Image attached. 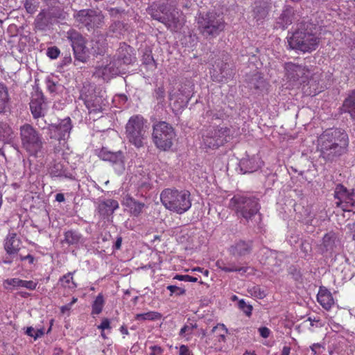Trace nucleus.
<instances>
[{"mask_svg":"<svg viewBox=\"0 0 355 355\" xmlns=\"http://www.w3.org/2000/svg\"><path fill=\"white\" fill-rule=\"evenodd\" d=\"M146 12L155 20L164 24L168 29L177 32L182 27L178 12L169 3L168 0H157L147 8Z\"/></svg>","mask_w":355,"mask_h":355,"instance_id":"f257e3e1","label":"nucleus"},{"mask_svg":"<svg viewBox=\"0 0 355 355\" xmlns=\"http://www.w3.org/2000/svg\"><path fill=\"white\" fill-rule=\"evenodd\" d=\"M190 192L186 190L166 189L160 194L162 205L171 211L181 214L188 211L191 206Z\"/></svg>","mask_w":355,"mask_h":355,"instance_id":"f03ea898","label":"nucleus"},{"mask_svg":"<svg viewBox=\"0 0 355 355\" xmlns=\"http://www.w3.org/2000/svg\"><path fill=\"white\" fill-rule=\"evenodd\" d=\"M309 24L302 23L300 27L288 39V45L292 49L299 50L303 53L311 52L319 44V38L307 31Z\"/></svg>","mask_w":355,"mask_h":355,"instance_id":"7ed1b4c3","label":"nucleus"},{"mask_svg":"<svg viewBox=\"0 0 355 355\" xmlns=\"http://www.w3.org/2000/svg\"><path fill=\"white\" fill-rule=\"evenodd\" d=\"M197 24L200 33L207 39L217 37L225 27L223 17L214 12L200 13Z\"/></svg>","mask_w":355,"mask_h":355,"instance_id":"20e7f679","label":"nucleus"},{"mask_svg":"<svg viewBox=\"0 0 355 355\" xmlns=\"http://www.w3.org/2000/svg\"><path fill=\"white\" fill-rule=\"evenodd\" d=\"M146 121L140 115H135L130 118L125 126V133L130 143L136 148L144 146V141L147 137L148 126Z\"/></svg>","mask_w":355,"mask_h":355,"instance_id":"39448f33","label":"nucleus"},{"mask_svg":"<svg viewBox=\"0 0 355 355\" xmlns=\"http://www.w3.org/2000/svg\"><path fill=\"white\" fill-rule=\"evenodd\" d=\"M230 207L234 210L238 216L248 221L259 212L260 205L258 199L254 197L235 195L230 200Z\"/></svg>","mask_w":355,"mask_h":355,"instance_id":"423d86ee","label":"nucleus"},{"mask_svg":"<svg viewBox=\"0 0 355 355\" xmlns=\"http://www.w3.org/2000/svg\"><path fill=\"white\" fill-rule=\"evenodd\" d=\"M152 135L156 147L165 151L173 146L175 133L171 125L165 121H159L153 125Z\"/></svg>","mask_w":355,"mask_h":355,"instance_id":"0eeeda50","label":"nucleus"},{"mask_svg":"<svg viewBox=\"0 0 355 355\" xmlns=\"http://www.w3.org/2000/svg\"><path fill=\"white\" fill-rule=\"evenodd\" d=\"M21 146L31 155H36L43 147L41 135L30 124L20 127Z\"/></svg>","mask_w":355,"mask_h":355,"instance_id":"6e6552de","label":"nucleus"},{"mask_svg":"<svg viewBox=\"0 0 355 355\" xmlns=\"http://www.w3.org/2000/svg\"><path fill=\"white\" fill-rule=\"evenodd\" d=\"M349 138L345 131L341 129H329L325 130L318 139V148H347Z\"/></svg>","mask_w":355,"mask_h":355,"instance_id":"1a4fd4ad","label":"nucleus"},{"mask_svg":"<svg viewBox=\"0 0 355 355\" xmlns=\"http://www.w3.org/2000/svg\"><path fill=\"white\" fill-rule=\"evenodd\" d=\"M231 139V130L227 127L209 129L202 135V143L207 148H218Z\"/></svg>","mask_w":355,"mask_h":355,"instance_id":"9d476101","label":"nucleus"},{"mask_svg":"<svg viewBox=\"0 0 355 355\" xmlns=\"http://www.w3.org/2000/svg\"><path fill=\"white\" fill-rule=\"evenodd\" d=\"M67 37L71 42L76 60L86 62L89 56L83 36L77 31L70 29L67 33Z\"/></svg>","mask_w":355,"mask_h":355,"instance_id":"9b49d317","label":"nucleus"},{"mask_svg":"<svg viewBox=\"0 0 355 355\" xmlns=\"http://www.w3.org/2000/svg\"><path fill=\"white\" fill-rule=\"evenodd\" d=\"M76 22L86 27L87 30L100 27L103 23L104 16L101 12L93 9H83L73 15Z\"/></svg>","mask_w":355,"mask_h":355,"instance_id":"f8f14e48","label":"nucleus"},{"mask_svg":"<svg viewBox=\"0 0 355 355\" xmlns=\"http://www.w3.org/2000/svg\"><path fill=\"white\" fill-rule=\"evenodd\" d=\"M193 94V85L189 80L180 85L178 90L174 94H170L169 98L173 101V106L177 110L186 107Z\"/></svg>","mask_w":355,"mask_h":355,"instance_id":"ddd939ff","label":"nucleus"},{"mask_svg":"<svg viewBox=\"0 0 355 355\" xmlns=\"http://www.w3.org/2000/svg\"><path fill=\"white\" fill-rule=\"evenodd\" d=\"M287 78L293 83L302 84L308 81L309 69L304 65L288 62L284 67Z\"/></svg>","mask_w":355,"mask_h":355,"instance_id":"4468645a","label":"nucleus"},{"mask_svg":"<svg viewBox=\"0 0 355 355\" xmlns=\"http://www.w3.org/2000/svg\"><path fill=\"white\" fill-rule=\"evenodd\" d=\"M334 197L339 200L336 202V205L340 207L343 211H349L348 207L352 206L354 203V193L340 184L336 187Z\"/></svg>","mask_w":355,"mask_h":355,"instance_id":"2eb2a0df","label":"nucleus"},{"mask_svg":"<svg viewBox=\"0 0 355 355\" xmlns=\"http://www.w3.org/2000/svg\"><path fill=\"white\" fill-rule=\"evenodd\" d=\"M133 49L130 45L125 42H121L114 56V60L122 67L123 65L131 64L136 61V57L133 53Z\"/></svg>","mask_w":355,"mask_h":355,"instance_id":"dca6fc26","label":"nucleus"},{"mask_svg":"<svg viewBox=\"0 0 355 355\" xmlns=\"http://www.w3.org/2000/svg\"><path fill=\"white\" fill-rule=\"evenodd\" d=\"M71 128V119L67 117L58 125L51 124L49 126L50 137L58 140H64L69 137Z\"/></svg>","mask_w":355,"mask_h":355,"instance_id":"f3484780","label":"nucleus"},{"mask_svg":"<svg viewBox=\"0 0 355 355\" xmlns=\"http://www.w3.org/2000/svg\"><path fill=\"white\" fill-rule=\"evenodd\" d=\"M98 155L102 160L110 162L113 165L116 166L119 171L124 170V156L121 150L113 152L103 147L101 149Z\"/></svg>","mask_w":355,"mask_h":355,"instance_id":"a211bd4d","label":"nucleus"},{"mask_svg":"<svg viewBox=\"0 0 355 355\" xmlns=\"http://www.w3.org/2000/svg\"><path fill=\"white\" fill-rule=\"evenodd\" d=\"M271 5V0H254L252 6V15L254 19L257 22H262L268 17Z\"/></svg>","mask_w":355,"mask_h":355,"instance_id":"6ab92c4d","label":"nucleus"},{"mask_svg":"<svg viewBox=\"0 0 355 355\" xmlns=\"http://www.w3.org/2000/svg\"><path fill=\"white\" fill-rule=\"evenodd\" d=\"M31 113L35 119L44 116L46 104L44 103V96L41 92H36L32 96L30 103Z\"/></svg>","mask_w":355,"mask_h":355,"instance_id":"aec40b11","label":"nucleus"},{"mask_svg":"<svg viewBox=\"0 0 355 355\" xmlns=\"http://www.w3.org/2000/svg\"><path fill=\"white\" fill-rule=\"evenodd\" d=\"M21 240L17 238L16 233H10L4 243V249L7 254L11 258H18V252L20 250Z\"/></svg>","mask_w":355,"mask_h":355,"instance_id":"412c9836","label":"nucleus"},{"mask_svg":"<svg viewBox=\"0 0 355 355\" xmlns=\"http://www.w3.org/2000/svg\"><path fill=\"white\" fill-rule=\"evenodd\" d=\"M124 69L115 60H113L108 64L98 70V74L101 76L105 80H109L112 78L119 75Z\"/></svg>","mask_w":355,"mask_h":355,"instance_id":"4be33fe9","label":"nucleus"},{"mask_svg":"<svg viewBox=\"0 0 355 355\" xmlns=\"http://www.w3.org/2000/svg\"><path fill=\"white\" fill-rule=\"evenodd\" d=\"M320 151V158L322 159L325 162L333 163L336 162L343 155L347 152V148H318Z\"/></svg>","mask_w":355,"mask_h":355,"instance_id":"5701e85b","label":"nucleus"},{"mask_svg":"<svg viewBox=\"0 0 355 355\" xmlns=\"http://www.w3.org/2000/svg\"><path fill=\"white\" fill-rule=\"evenodd\" d=\"M294 9L288 6L284 7L282 12L277 19L276 27L286 29L293 23L294 19Z\"/></svg>","mask_w":355,"mask_h":355,"instance_id":"b1692460","label":"nucleus"},{"mask_svg":"<svg viewBox=\"0 0 355 355\" xmlns=\"http://www.w3.org/2000/svg\"><path fill=\"white\" fill-rule=\"evenodd\" d=\"M252 250V243L250 241L240 240L232 245L230 252L232 255L241 257L249 254Z\"/></svg>","mask_w":355,"mask_h":355,"instance_id":"393cba45","label":"nucleus"},{"mask_svg":"<svg viewBox=\"0 0 355 355\" xmlns=\"http://www.w3.org/2000/svg\"><path fill=\"white\" fill-rule=\"evenodd\" d=\"M123 205L129 208L130 214L134 216H139L146 207L144 202H139L130 196L123 198Z\"/></svg>","mask_w":355,"mask_h":355,"instance_id":"a878e982","label":"nucleus"},{"mask_svg":"<svg viewBox=\"0 0 355 355\" xmlns=\"http://www.w3.org/2000/svg\"><path fill=\"white\" fill-rule=\"evenodd\" d=\"M119 208V203L113 199H107L98 205V212L103 216L112 215Z\"/></svg>","mask_w":355,"mask_h":355,"instance_id":"bb28decb","label":"nucleus"},{"mask_svg":"<svg viewBox=\"0 0 355 355\" xmlns=\"http://www.w3.org/2000/svg\"><path fill=\"white\" fill-rule=\"evenodd\" d=\"M3 285L6 289H8V286H12L13 287H24L29 290H34L36 288L37 283L33 281H25L18 278H12L5 280Z\"/></svg>","mask_w":355,"mask_h":355,"instance_id":"cd10ccee","label":"nucleus"},{"mask_svg":"<svg viewBox=\"0 0 355 355\" xmlns=\"http://www.w3.org/2000/svg\"><path fill=\"white\" fill-rule=\"evenodd\" d=\"M317 300L320 305L326 310H329L334 304L331 293L328 290L322 288H320L318 293Z\"/></svg>","mask_w":355,"mask_h":355,"instance_id":"c85d7f7f","label":"nucleus"},{"mask_svg":"<svg viewBox=\"0 0 355 355\" xmlns=\"http://www.w3.org/2000/svg\"><path fill=\"white\" fill-rule=\"evenodd\" d=\"M47 13L52 23L64 21L68 15L64 9L59 6H53L49 8Z\"/></svg>","mask_w":355,"mask_h":355,"instance_id":"c756f323","label":"nucleus"},{"mask_svg":"<svg viewBox=\"0 0 355 355\" xmlns=\"http://www.w3.org/2000/svg\"><path fill=\"white\" fill-rule=\"evenodd\" d=\"M241 171H243L244 173H252L257 171L259 166L254 157L251 158H243L240 161Z\"/></svg>","mask_w":355,"mask_h":355,"instance_id":"7c9ffc66","label":"nucleus"},{"mask_svg":"<svg viewBox=\"0 0 355 355\" xmlns=\"http://www.w3.org/2000/svg\"><path fill=\"white\" fill-rule=\"evenodd\" d=\"M50 174L53 177H64L72 179V175L68 173L64 168V166L60 162H54L50 167Z\"/></svg>","mask_w":355,"mask_h":355,"instance_id":"2f4dec72","label":"nucleus"},{"mask_svg":"<svg viewBox=\"0 0 355 355\" xmlns=\"http://www.w3.org/2000/svg\"><path fill=\"white\" fill-rule=\"evenodd\" d=\"M52 22L49 18L48 13L44 10L41 11L36 17L35 21V28L39 31H45L49 24Z\"/></svg>","mask_w":355,"mask_h":355,"instance_id":"473e14b6","label":"nucleus"},{"mask_svg":"<svg viewBox=\"0 0 355 355\" xmlns=\"http://www.w3.org/2000/svg\"><path fill=\"white\" fill-rule=\"evenodd\" d=\"M82 239V235L76 230H69L64 233V239L62 243H66L69 245H77Z\"/></svg>","mask_w":355,"mask_h":355,"instance_id":"72a5a7b5","label":"nucleus"},{"mask_svg":"<svg viewBox=\"0 0 355 355\" xmlns=\"http://www.w3.org/2000/svg\"><path fill=\"white\" fill-rule=\"evenodd\" d=\"M343 107L344 110L349 112L352 117L355 116V90L352 92L344 101Z\"/></svg>","mask_w":355,"mask_h":355,"instance_id":"f704fd0d","label":"nucleus"},{"mask_svg":"<svg viewBox=\"0 0 355 355\" xmlns=\"http://www.w3.org/2000/svg\"><path fill=\"white\" fill-rule=\"evenodd\" d=\"M336 236L333 232L326 234L322 239V246L326 252L334 250L335 247Z\"/></svg>","mask_w":355,"mask_h":355,"instance_id":"c9c22d12","label":"nucleus"},{"mask_svg":"<svg viewBox=\"0 0 355 355\" xmlns=\"http://www.w3.org/2000/svg\"><path fill=\"white\" fill-rule=\"evenodd\" d=\"M216 266L225 272H239L241 273H245L247 272L248 268L246 267H236L233 264H230V266H227L223 261H217Z\"/></svg>","mask_w":355,"mask_h":355,"instance_id":"e433bc0d","label":"nucleus"},{"mask_svg":"<svg viewBox=\"0 0 355 355\" xmlns=\"http://www.w3.org/2000/svg\"><path fill=\"white\" fill-rule=\"evenodd\" d=\"M142 64L149 69H155L156 62L153 57L152 52L150 50H146L142 55Z\"/></svg>","mask_w":355,"mask_h":355,"instance_id":"4c0bfd02","label":"nucleus"},{"mask_svg":"<svg viewBox=\"0 0 355 355\" xmlns=\"http://www.w3.org/2000/svg\"><path fill=\"white\" fill-rule=\"evenodd\" d=\"M250 88L259 89L264 86V79L258 73H254L249 82Z\"/></svg>","mask_w":355,"mask_h":355,"instance_id":"58836bf2","label":"nucleus"},{"mask_svg":"<svg viewBox=\"0 0 355 355\" xmlns=\"http://www.w3.org/2000/svg\"><path fill=\"white\" fill-rule=\"evenodd\" d=\"M61 286L64 288L73 289L76 287V284L73 281L72 273L69 272L60 279Z\"/></svg>","mask_w":355,"mask_h":355,"instance_id":"ea45409f","label":"nucleus"},{"mask_svg":"<svg viewBox=\"0 0 355 355\" xmlns=\"http://www.w3.org/2000/svg\"><path fill=\"white\" fill-rule=\"evenodd\" d=\"M217 68L219 69L222 78H227L231 76L232 73L227 63H225L223 61H218L216 64V69L214 70H216Z\"/></svg>","mask_w":355,"mask_h":355,"instance_id":"a19ab883","label":"nucleus"},{"mask_svg":"<svg viewBox=\"0 0 355 355\" xmlns=\"http://www.w3.org/2000/svg\"><path fill=\"white\" fill-rule=\"evenodd\" d=\"M104 304V299L103 296L101 294H99L94 301L92 304V314L98 315L99 314L103 309Z\"/></svg>","mask_w":355,"mask_h":355,"instance_id":"79ce46f5","label":"nucleus"},{"mask_svg":"<svg viewBox=\"0 0 355 355\" xmlns=\"http://www.w3.org/2000/svg\"><path fill=\"white\" fill-rule=\"evenodd\" d=\"M162 315L159 313L155 311H150L144 313H139L135 316V319L137 320H155L157 319H160Z\"/></svg>","mask_w":355,"mask_h":355,"instance_id":"37998d69","label":"nucleus"},{"mask_svg":"<svg viewBox=\"0 0 355 355\" xmlns=\"http://www.w3.org/2000/svg\"><path fill=\"white\" fill-rule=\"evenodd\" d=\"M12 130L11 128L6 123L0 125V138L6 141L11 139Z\"/></svg>","mask_w":355,"mask_h":355,"instance_id":"c03bdc74","label":"nucleus"},{"mask_svg":"<svg viewBox=\"0 0 355 355\" xmlns=\"http://www.w3.org/2000/svg\"><path fill=\"white\" fill-rule=\"evenodd\" d=\"M85 103L90 114L92 112H100L102 110V107L101 105L98 103V101L97 103H95L94 101L87 100L85 101Z\"/></svg>","mask_w":355,"mask_h":355,"instance_id":"a18cd8bd","label":"nucleus"},{"mask_svg":"<svg viewBox=\"0 0 355 355\" xmlns=\"http://www.w3.org/2000/svg\"><path fill=\"white\" fill-rule=\"evenodd\" d=\"M239 308L243 311V313L248 317L252 315V306L244 301V300H241L238 302Z\"/></svg>","mask_w":355,"mask_h":355,"instance_id":"49530a36","label":"nucleus"},{"mask_svg":"<svg viewBox=\"0 0 355 355\" xmlns=\"http://www.w3.org/2000/svg\"><path fill=\"white\" fill-rule=\"evenodd\" d=\"M154 96L157 101V104H162L165 98V90L163 87H159L155 89Z\"/></svg>","mask_w":355,"mask_h":355,"instance_id":"de8ad7c7","label":"nucleus"},{"mask_svg":"<svg viewBox=\"0 0 355 355\" xmlns=\"http://www.w3.org/2000/svg\"><path fill=\"white\" fill-rule=\"evenodd\" d=\"M24 8L29 14H33L37 10V4L35 0H25Z\"/></svg>","mask_w":355,"mask_h":355,"instance_id":"09e8293b","label":"nucleus"},{"mask_svg":"<svg viewBox=\"0 0 355 355\" xmlns=\"http://www.w3.org/2000/svg\"><path fill=\"white\" fill-rule=\"evenodd\" d=\"M60 50L57 46H51L47 49V55L51 59L57 58L60 55Z\"/></svg>","mask_w":355,"mask_h":355,"instance_id":"8fccbe9b","label":"nucleus"},{"mask_svg":"<svg viewBox=\"0 0 355 355\" xmlns=\"http://www.w3.org/2000/svg\"><path fill=\"white\" fill-rule=\"evenodd\" d=\"M167 289L171 291V294L176 293L178 295H182L186 293L185 289L173 285L168 286Z\"/></svg>","mask_w":355,"mask_h":355,"instance_id":"3c124183","label":"nucleus"},{"mask_svg":"<svg viewBox=\"0 0 355 355\" xmlns=\"http://www.w3.org/2000/svg\"><path fill=\"white\" fill-rule=\"evenodd\" d=\"M0 98L9 99L8 88L1 82H0Z\"/></svg>","mask_w":355,"mask_h":355,"instance_id":"603ef678","label":"nucleus"},{"mask_svg":"<svg viewBox=\"0 0 355 355\" xmlns=\"http://www.w3.org/2000/svg\"><path fill=\"white\" fill-rule=\"evenodd\" d=\"M300 248L305 254H309L311 251V245L306 241H302Z\"/></svg>","mask_w":355,"mask_h":355,"instance_id":"864d4df0","label":"nucleus"},{"mask_svg":"<svg viewBox=\"0 0 355 355\" xmlns=\"http://www.w3.org/2000/svg\"><path fill=\"white\" fill-rule=\"evenodd\" d=\"M110 324V320L107 318H105L102 320L101 324L98 327V329H101L103 331L105 329H111Z\"/></svg>","mask_w":355,"mask_h":355,"instance_id":"5fc2aeb1","label":"nucleus"},{"mask_svg":"<svg viewBox=\"0 0 355 355\" xmlns=\"http://www.w3.org/2000/svg\"><path fill=\"white\" fill-rule=\"evenodd\" d=\"M259 331L260 333V335L264 338H268L270 332V329L266 327H260L259 329Z\"/></svg>","mask_w":355,"mask_h":355,"instance_id":"6e6d98bb","label":"nucleus"},{"mask_svg":"<svg viewBox=\"0 0 355 355\" xmlns=\"http://www.w3.org/2000/svg\"><path fill=\"white\" fill-rule=\"evenodd\" d=\"M9 99L0 98V113L6 111Z\"/></svg>","mask_w":355,"mask_h":355,"instance_id":"4d7b16f0","label":"nucleus"},{"mask_svg":"<svg viewBox=\"0 0 355 355\" xmlns=\"http://www.w3.org/2000/svg\"><path fill=\"white\" fill-rule=\"evenodd\" d=\"M180 355H192L186 345H181L180 347Z\"/></svg>","mask_w":355,"mask_h":355,"instance_id":"13d9d810","label":"nucleus"},{"mask_svg":"<svg viewBox=\"0 0 355 355\" xmlns=\"http://www.w3.org/2000/svg\"><path fill=\"white\" fill-rule=\"evenodd\" d=\"M47 88L50 92H55L56 84L53 81H52L51 80H47Z\"/></svg>","mask_w":355,"mask_h":355,"instance_id":"bf43d9fd","label":"nucleus"},{"mask_svg":"<svg viewBox=\"0 0 355 355\" xmlns=\"http://www.w3.org/2000/svg\"><path fill=\"white\" fill-rule=\"evenodd\" d=\"M254 294L256 297L259 298H263L265 297V294L263 291H261V289L258 287H254Z\"/></svg>","mask_w":355,"mask_h":355,"instance_id":"052dcab7","label":"nucleus"},{"mask_svg":"<svg viewBox=\"0 0 355 355\" xmlns=\"http://www.w3.org/2000/svg\"><path fill=\"white\" fill-rule=\"evenodd\" d=\"M110 14L112 16H116L118 14L125 13V10L123 9L113 8L110 10Z\"/></svg>","mask_w":355,"mask_h":355,"instance_id":"680f3d73","label":"nucleus"},{"mask_svg":"<svg viewBox=\"0 0 355 355\" xmlns=\"http://www.w3.org/2000/svg\"><path fill=\"white\" fill-rule=\"evenodd\" d=\"M300 240V235L298 234H294L291 236L288 241L290 242L291 245H295L297 243V242Z\"/></svg>","mask_w":355,"mask_h":355,"instance_id":"e2e57ef3","label":"nucleus"},{"mask_svg":"<svg viewBox=\"0 0 355 355\" xmlns=\"http://www.w3.org/2000/svg\"><path fill=\"white\" fill-rule=\"evenodd\" d=\"M19 259L20 261H24V260L28 259V261H29L30 263H33L34 261V257L31 254H28L26 256L19 255Z\"/></svg>","mask_w":355,"mask_h":355,"instance_id":"0e129e2a","label":"nucleus"},{"mask_svg":"<svg viewBox=\"0 0 355 355\" xmlns=\"http://www.w3.org/2000/svg\"><path fill=\"white\" fill-rule=\"evenodd\" d=\"M44 329H37L35 333V336H33V338L35 340H36L37 338L42 336L44 335Z\"/></svg>","mask_w":355,"mask_h":355,"instance_id":"69168bd1","label":"nucleus"},{"mask_svg":"<svg viewBox=\"0 0 355 355\" xmlns=\"http://www.w3.org/2000/svg\"><path fill=\"white\" fill-rule=\"evenodd\" d=\"M194 327H196V326H193L192 327H189L188 325H184L181 329H180V335H182L184 334H185L186 332L189 331L190 329L194 328Z\"/></svg>","mask_w":355,"mask_h":355,"instance_id":"338daca9","label":"nucleus"},{"mask_svg":"<svg viewBox=\"0 0 355 355\" xmlns=\"http://www.w3.org/2000/svg\"><path fill=\"white\" fill-rule=\"evenodd\" d=\"M71 308V304H67L64 306H62L61 308H60V311L62 314L65 313L67 311H69L70 309Z\"/></svg>","mask_w":355,"mask_h":355,"instance_id":"774afa93","label":"nucleus"}]
</instances>
